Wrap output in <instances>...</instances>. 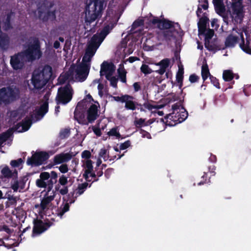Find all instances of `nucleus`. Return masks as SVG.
I'll return each instance as SVG.
<instances>
[{
  "label": "nucleus",
  "mask_w": 251,
  "mask_h": 251,
  "mask_svg": "<svg viewBox=\"0 0 251 251\" xmlns=\"http://www.w3.org/2000/svg\"><path fill=\"white\" fill-rule=\"evenodd\" d=\"M114 26L113 24H110L106 26L100 33L93 36L86 49L81 63L74 65L71 68L72 79L76 81H83L86 79L89 74L92 58Z\"/></svg>",
  "instance_id": "nucleus-1"
},
{
  "label": "nucleus",
  "mask_w": 251,
  "mask_h": 251,
  "mask_svg": "<svg viewBox=\"0 0 251 251\" xmlns=\"http://www.w3.org/2000/svg\"><path fill=\"white\" fill-rule=\"evenodd\" d=\"M99 103L88 94L78 102L75 112V117L79 123L87 125L94 122L99 116Z\"/></svg>",
  "instance_id": "nucleus-2"
},
{
  "label": "nucleus",
  "mask_w": 251,
  "mask_h": 251,
  "mask_svg": "<svg viewBox=\"0 0 251 251\" xmlns=\"http://www.w3.org/2000/svg\"><path fill=\"white\" fill-rule=\"evenodd\" d=\"M41 55L40 47L36 43L29 45L23 52L12 56L10 63L14 69H20L23 67L25 62L39 58Z\"/></svg>",
  "instance_id": "nucleus-3"
},
{
  "label": "nucleus",
  "mask_w": 251,
  "mask_h": 251,
  "mask_svg": "<svg viewBox=\"0 0 251 251\" xmlns=\"http://www.w3.org/2000/svg\"><path fill=\"white\" fill-rule=\"evenodd\" d=\"M51 68L49 66L35 70L32 78V89L42 88L51 76Z\"/></svg>",
  "instance_id": "nucleus-4"
},
{
  "label": "nucleus",
  "mask_w": 251,
  "mask_h": 251,
  "mask_svg": "<svg viewBox=\"0 0 251 251\" xmlns=\"http://www.w3.org/2000/svg\"><path fill=\"white\" fill-rule=\"evenodd\" d=\"M173 112L167 116L166 122L170 126L175 125L184 121L187 117L185 109L180 105L173 106Z\"/></svg>",
  "instance_id": "nucleus-5"
},
{
  "label": "nucleus",
  "mask_w": 251,
  "mask_h": 251,
  "mask_svg": "<svg viewBox=\"0 0 251 251\" xmlns=\"http://www.w3.org/2000/svg\"><path fill=\"white\" fill-rule=\"evenodd\" d=\"M105 7L101 1H96L91 3L88 7L86 13V21L89 23L93 22L101 16L102 10Z\"/></svg>",
  "instance_id": "nucleus-6"
},
{
  "label": "nucleus",
  "mask_w": 251,
  "mask_h": 251,
  "mask_svg": "<svg viewBox=\"0 0 251 251\" xmlns=\"http://www.w3.org/2000/svg\"><path fill=\"white\" fill-rule=\"evenodd\" d=\"M91 156V152L89 151H84L81 153L83 165L84 170L83 176L88 181H91L92 178L94 176V174L93 173L92 162L90 159Z\"/></svg>",
  "instance_id": "nucleus-7"
},
{
  "label": "nucleus",
  "mask_w": 251,
  "mask_h": 251,
  "mask_svg": "<svg viewBox=\"0 0 251 251\" xmlns=\"http://www.w3.org/2000/svg\"><path fill=\"white\" fill-rule=\"evenodd\" d=\"M243 0H231V4L228 7V11L231 18L237 22H240L244 15Z\"/></svg>",
  "instance_id": "nucleus-8"
},
{
  "label": "nucleus",
  "mask_w": 251,
  "mask_h": 251,
  "mask_svg": "<svg viewBox=\"0 0 251 251\" xmlns=\"http://www.w3.org/2000/svg\"><path fill=\"white\" fill-rule=\"evenodd\" d=\"M19 90L14 88H3L0 89V103H8L18 98Z\"/></svg>",
  "instance_id": "nucleus-9"
},
{
  "label": "nucleus",
  "mask_w": 251,
  "mask_h": 251,
  "mask_svg": "<svg viewBox=\"0 0 251 251\" xmlns=\"http://www.w3.org/2000/svg\"><path fill=\"white\" fill-rule=\"evenodd\" d=\"M73 94V91L70 85L61 87L58 89L56 98L57 103L66 104L69 102L72 98Z\"/></svg>",
  "instance_id": "nucleus-10"
},
{
  "label": "nucleus",
  "mask_w": 251,
  "mask_h": 251,
  "mask_svg": "<svg viewBox=\"0 0 251 251\" xmlns=\"http://www.w3.org/2000/svg\"><path fill=\"white\" fill-rule=\"evenodd\" d=\"M49 157L48 153L46 152L37 151L32 154L31 157L28 158L27 164L29 165H40L47 160Z\"/></svg>",
  "instance_id": "nucleus-11"
},
{
  "label": "nucleus",
  "mask_w": 251,
  "mask_h": 251,
  "mask_svg": "<svg viewBox=\"0 0 251 251\" xmlns=\"http://www.w3.org/2000/svg\"><path fill=\"white\" fill-rule=\"evenodd\" d=\"M51 177L50 183L51 185L53 182L52 180H56L57 177V174L54 171H51L50 173L44 172L40 174L39 178L37 179L36 181V185L40 188H46L47 186V183L46 180H48L50 177Z\"/></svg>",
  "instance_id": "nucleus-12"
},
{
  "label": "nucleus",
  "mask_w": 251,
  "mask_h": 251,
  "mask_svg": "<svg viewBox=\"0 0 251 251\" xmlns=\"http://www.w3.org/2000/svg\"><path fill=\"white\" fill-rule=\"evenodd\" d=\"M50 97V94H47L44 97V100H43V103L41 105L40 108L36 110L35 113V118L33 117H32L33 121H37L43 117V116L48 111V100Z\"/></svg>",
  "instance_id": "nucleus-13"
},
{
  "label": "nucleus",
  "mask_w": 251,
  "mask_h": 251,
  "mask_svg": "<svg viewBox=\"0 0 251 251\" xmlns=\"http://www.w3.org/2000/svg\"><path fill=\"white\" fill-rule=\"evenodd\" d=\"M50 226V224L40 220H37L34 222L33 230V236L36 234H40L47 230Z\"/></svg>",
  "instance_id": "nucleus-14"
},
{
  "label": "nucleus",
  "mask_w": 251,
  "mask_h": 251,
  "mask_svg": "<svg viewBox=\"0 0 251 251\" xmlns=\"http://www.w3.org/2000/svg\"><path fill=\"white\" fill-rule=\"evenodd\" d=\"M241 39L243 41V36L242 34L238 32L236 30H233L231 34L226 39L225 44L226 47H232L237 42V40Z\"/></svg>",
  "instance_id": "nucleus-15"
},
{
  "label": "nucleus",
  "mask_w": 251,
  "mask_h": 251,
  "mask_svg": "<svg viewBox=\"0 0 251 251\" xmlns=\"http://www.w3.org/2000/svg\"><path fill=\"white\" fill-rule=\"evenodd\" d=\"M115 70V67L112 64L104 62L101 66L100 75H105L107 78H109L112 76Z\"/></svg>",
  "instance_id": "nucleus-16"
},
{
  "label": "nucleus",
  "mask_w": 251,
  "mask_h": 251,
  "mask_svg": "<svg viewBox=\"0 0 251 251\" xmlns=\"http://www.w3.org/2000/svg\"><path fill=\"white\" fill-rule=\"evenodd\" d=\"M31 124V120L29 118H25L22 123L18 124L14 128L15 131L18 132H23L27 131Z\"/></svg>",
  "instance_id": "nucleus-17"
},
{
  "label": "nucleus",
  "mask_w": 251,
  "mask_h": 251,
  "mask_svg": "<svg viewBox=\"0 0 251 251\" xmlns=\"http://www.w3.org/2000/svg\"><path fill=\"white\" fill-rule=\"evenodd\" d=\"M205 36V46L209 50H212L215 49V47L210 43L209 40L213 36L214 31L212 29H208L204 31L201 34Z\"/></svg>",
  "instance_id": "nucleus-18"
},
{
  "label": "nucleus",
  "mask_w": 251,
  "mask_h": 251,
  "mask_svg": "<svg viewBox=\"0 0 251 251\" xmlns=\"http://www.w3.org/2000/svg\"><path fill=\"white\" fill-rule=\"evenodd\" d=\"M71 158V155L68 153H61L55 156L54 158V162L56 164H61L65 162H67Z\"/></svg>",
  "instance_id": "nucleus-19"
},
{
  "label": "nucleus",
  "mask_w": 251,
  "mask_h": 251,
  "mask_svg": "<svg viewBox=\"0 0 251 251\" xmlns=\"http://www.w3.org/2000/svg\"><path fill=\"white\" fill-rule=\"evenodd\" d=\"M53 198L54 194L50 195H48L45 196L42 200L40 206H39V207L42 210H45L48 209L50 206V203ZM37 207H38V206Z\"/></svg>",
  "instance_id": "nucleus-20"
},
{
  "label": "nucleus",
  "mask_w": 251,
  "mask_h": 251,
  "mask_svg": "<svg viewBox=\"0 0 251 251\" xmlns=\"http://www.w3.org/2000/svg\"><path fill=\"white\" fill-rule=\"evenodd\" d=\"M170 63V60L168 58H165L160 62L155 64L156 65L160 67V69L157 71V72L160 75L163 74L166 72V69L169 67Z\"/></svg>",
  "instance_id": "nucleus-21"
},
{
  "label": "nucleus",
  "mask_w": 251,
  "mask_h": 251,
  "mask_svg": "<svg viewBox=\"0 0 251 251\" xmlns=\"http://www.w3.org/2000/svg\"><path fill=\"white\" fill-rule=\"evenodd\" d=\"M40 18L44 21H53L55 18V13L53 11H49L46 9L44 12L41 13Z\"/></svg>",
  "instance_id": "nucleus-22"
},
{
  "label": "nucleus",
  "mask_w": 251,
  "mask_h": 251,
  "mask_svg": "<svg viewBox=\"0 0 251 251\" xmlns=\"http://www.w3.org/2000/svg\"><path fill=\"white\" fill-rule=\"evenodd\" d=\"M216 12L219 14H222L225 11L223 0H213Z\"/></svg>",
  "instance_id": "nucleus-23"
},
{
  "label": "nucleus",
  "mask_w": 251,
  "mask_h": 251,
  "mask_svg": "<svg viewBox=\"0 0 251 251\" xmlns=\"http://www.w3.org/2000/svg\"><path fill=\"white\" fill-rule=\"evenodd\" d=\"M123 100H125L124 102L126 103V108L134 110L135 108V105L133 101V98L129 96H124Z\"/></svg>",
  "instance_id": "nucleus-24"
},
{
  "label": "nucleus",
  "mask_w": 251,
  "mask_h": 251,
  "mask_svg": "<svg viewBox=\"0 0 251 251\" xmlns=\"http://www.w3.org/2000/svg\"><path fill=\"white\" fill-rule=\"evenodd\" d=\"M207 20L208 19L206 17H202L200 19L198 23L199 35H201L204 32V31L206 29L205 27Z\"/></svg>",
  "instance_id": "nucleus-25"
},
{
  "label": "nucleus",
  "mask_w": 251,
  "mask_h": 251,
  "mask_svg": "<svg viewBox=\"0 0 251 251\" xmlns=\"http://www.w3.org/2000/svg\"><path fill=\"white\" fill-rule=\"evenodd\" d=\"M152 22L154 24L158 23V25L160 28H169L172 25V24L170 22L166 20L159 21L157 19H154L153 20Z\"/></svg>",
  "instance_id": "nucleus-26"
},
{
  "label": "nucleus",
  "mask_w": 251,
  "mask_h": 251,
  "mask_svg": "<svg viewBox=\"0 0 251 251\" xmlns=\"http://www.w3.org/2000/svg\"><path fill=\"white\" fill-rule=\"evenodd\" d=\"M201 76L203 80H206L208 77L211 76L207 64H203L202 66Z\"/></svg>",
  "instance_id": "nucleus-27"
},
{
  "label": "nucleus",
  "mask_w": 251,
  "mask_h": 251,
  "mask_svg": "<svg viewBox=\"0 0 251 251\" xmlns=\"http://www.w3.org/2000/svg\"><path fill=\"white\" fill-rule=\"evenodd\" d=\"M143 25V22L142 20L136 21L132 25V33H135L142 29V25Z\"/></svg>",
  "instance_id": "nucleus-28"
},
{
  "label": "nucleus",
  "mask_w": 251,
  "mask_h": 251,
  "mask_svg": "<svg viewBox=\"0 0 251 251\" xmlns=\"http://www.w3.org/2000/svg\"><path fill=\"white\" fill-rule=\"evenodd\" d=\"M223 79L226 81H230L233 78V74L230 70H225L223 74Z\"/></svg>",
  "instance_id": "nucleus-29"
},
{
  "label": "nucleus",
  "mask_w": 251,
  "mask_h": 251,
  "mask_svg": "<svg viewBox=\"0 0 251 251\" xmlns=\"http://www.w3.org/2000/svg\"><path fill=\"white\" fill-rule=\"evenodd\" d=\"M119 76L121 79V81L123 82H126V72L122 64H120L118 69Z\"/></svg>",
  "instance_id": "nucleus-30"
},
{
  "label": "nucleus",
  "mask_w": 251,
  "mask_h": 251,
  "mask_svg": "<svg viewBox=\"0 0 251 251\" xmlns=\"http://www.w3.org/2000/svg\"><path fill=\"white\" fill-rule=\"evenodd\" d=\"M183 68L181 65H178V71L176 74V79L178 82L181 83L183 79Z\"/></svg>",
  "instance_id": "nucleus-31"
},
{
  "label": "nucleus",
  "mask_w": 251,
  "mask_h": 251,
  "mask_svg": "<svg viewBox=\"0 0 251 251\" xmlns=\"http://www.w3.org/2000/svg\"><path fill=\"white\" fill-rule=\"evenodd\" d=\"M55 189L56 191H59L62 195H65L68 192V188L66 185L62 186L60 185H56Z\"/></svg>",
  "instance_id": "nucleus-32"
},
{
  "label": "nucleus",
  "mask_w": 251,
  "mask_h": 251,
  "mask_svg": "<svg viewBox=\"0 0 251 251\" xmlns=\"http://www.w3.org/2000/svg\"><path fill=\"white\" fill-rule=\"evenodd\" d=\"M105 126H101L100 125V123H98L97 124V126H93L92 129H93L94 132L95 133V134L96 135H97L98 136H100L101 135L100 130L104 129Z\"/></svg>",
  "instance_id": "nucleus-33"
},
{
  "label": "nucleus",
  "mask_w": 251,
  "mask_h": 251,
  "mask_svg": "<svg viewBox=\"0 0 251 251\" xmlns=\"http://www.w3.org/2000/svg\"><path fill=\"white\" fill-rule=\"evenodd\" d=\"M201 8L206 10L208 8V3L206 0L201 1V3L199 4L198 10L197 11V14L198 17L200 16V14L201 13Z\"/></svg>",
  "instance_id": "nucleus-34"
},
{
  "label": "nucleus",
  "mask_w": 251,
  "mask_h": 251,
  "mask_svg": "<svg viewBox=\"0 0 251 251\" xmlns=\"http://www.w3.org/2000/svg\"><path fill=\"white\" fill-rule=\"evenodd\" d=\"M87 184H86V183H83V184L79 185L78 186V188H77V189L76 190L75 197H77L78 196L81 195L85 191V189L87 187Z\"/></svg>",
  "instance_id": "nucleus-35"
},
{
  "label": "nucleus",
  "mask_w": 251,
  "mask_h": 251,
  "mask_svg": "<svg viewBox=\"0 0 251 251\" xmlns=\"http://www.w3.org/2000/svg\"><path fill=\"white\" fill-rule=\"evenodd\" d=\"M11 134L12 130H9L7 132L0 136V146L1 145L2 143L11 136Z\"/></svg>",
  "instance_id": "nucleus-36"
},
{
  "label": "nucleus",
  "mask_w": 251,
  "mask_h": 251,
  "mask_svg": "<svg viewBox=\"0 0 251 251\" xmlns=\"http://www.w3.org/2000/svg\"><path fill=\"white\" fill-rule=\"evenodd\" d=\"M110 136H115L116 138H120L121 135L117 128H113L107 133Z\"/></svg>",
  "instance_id": "nucleus-37"
},
{
  "label": "nucleus",
  "mask_w": 251,
  "mask_h": 251,
  "mask_svg": "<svg viewBox=\"0 0 251 251\" xmlns=\"http://www.w3.org/2000/svg\"><path fill=\"white\" fill-rule=\"evenodd\" d=\"M122 46L125 48L124 51L125 53L130 54L133 51V48L132 45L131 46V42H129L128 44V46L125 45V43L123 42L122 43Z\"/></svg>",
  "instance_id": "nucleus-38"
},
{
  "label": "nucleus",
  "mask_w": 251,
  "mask_h": 251,
  "mask_svg": "<svg viewBox=\"0 0 251 251\" xmlns=\"http://www.w3.org/2000/svg\"><path fill=\"white\" fill-rule=\"evenodd\" d=\"M1 175L3 177H10L12 175V173L7 167H4L1 170Z\"/></svg>",
  "instance_id": "nucleus-39"
},
{
  "label": "nucleus",
  "mask_w": 251,
  "mask_h": 251,
  "mask_svg": "<svg viewBox=\"0 0 251 251\" xmlns=\"http://www.w3.org/2000/svg\"><path fill=\"white\" fill-rule=\"evenodd\" d=\"M58 182L59 183L57 185L65 186L67 184L68 182V177L65 176L64 175H62L61 176H60Z\"/></svg>",
  "instance_id": "nucleus-40"
},
{
  "label": "nucleus",
  "mask_w": 251,
  "mask_h": 251,
  "mask_svg": "<svg viewBox=\"0 0 251 251\" xmlns=\"http://www.w3.org/2000/svg\"><path fill=\"white\" fill-rule=\"evenodd\" d=\"M141 71L145 74H151L152 72L151 69L146 64L142 65L141 67Z\"/></svg>",
  "instance_id": "nucleus-41"
},
{
  "label": "nucleus",
  "mask_w": 251,
  "mask_h": 251,
  "mask_svg": "<svg viewBox=\"0 0 251 251\" xmlns=\"http://www.w3.org/2000/svg\"><path fill=\"white\" fill-rule=\"evenodd\" d=\"M145 107L149 109V110L155 111L154 110L157 109L159 108V106L156 104H151V103H145L144 104Z\"/></svg>",
  "instance_id": "nucleus-42"
},
{
  "label": "nucleus",
  "mask_w": 251,
  "mask_h": 251,
  "mask_svg": "<svg viewBox=\"0 0 251 251\" xmlns=\"http://www.w3.org/2000/svg\"><path fill=\"white\" fill-rule=\"evenodd\" d=\"M23 163V160L22 159H19L17 160H12L11 161L10 164L14 167H19Z\"/></svg>",
  "instance_id": "nucleus-43"
},
{
  "label": "nucleus",
  "mask_w": 251,
  "mask_h": 251,
  "mask_svg": "<svg viewBox=\"0 0 251 251\" xmlns=\"http://www.w3.org/2000/svg\"><path fill=\"white\" fill-rule=\"evenodd\" d=\"M99 156L100 158H102L104 160H106L107 158V151L105 149H102L100 151Z\"/></svg>",
  "instance_id": "nucleus-44"
},
{
  "label": "nucleus",
  "mask_w": 251,
  "mask_h": 251,
  "mask_svg": "<svg viewBox=\"0 0 251 251\" xmlns=\"http://www.w3.org/2000/svg\"><path fill=\"white\" fill-rule=\"evenodd\" d=\"M130 146V142L129 141H126L125 142L120 145V150H125Z\"/></svg>",
  "instance_id": "nucleus-45"
},
{
  "label": "nucleus",
  "mask_w": 251,
  "mask_h": 251,
  "mask_svg": "<svg viewBox=\"0 0 251 251\" xmlns=\"http://www.w3.org/2000/svg\"><path fill=\"white\" fill-rule=\"evenodd\" d=\"M107 79L110 80L111 84L112 86L114 87L116 86L117 79L115 77L112 76L109 78H107Z\"/></svg>",
  "instance_id": "nucleus-46"
},
{
  "label": "nucleus",
  "mask_w": 251,
  "mask_h": 251,
  "mask_svg": "<svg viewBox=\"0 0 251 251\" xmlns=\"http://www.w3.org/2000/svg\"><path fill=\"white\" fill-rule=\"evenodd\" d=\"M210 79L211 80V82L213 85L217 88H220L219 83L217 80V79L213 76H210Z\"/></svg>",
  "instance_id": "nucleus-47"
},
{
  "label": "nucleus",
  "mask_w": 251,
  "mask_h": 251,
  "mask_svg": "<svg viewBox=\"0 0 251 251\" xmlns=\"http://www.w3.org/2000/svg\"><path fill=\"white\" fill-rule=\"evenodd\" d=\"M69 204L68 203H66L65 204H64L63 207L62 208V212H60V213L59 214L60 215V216H62L65 212L69 210Z\"/></svg>",
  "instance_id": "nucleus-48"
},
{
  "label": "nucleus",
  "mask_w": 251,
  "mask_h": 251,
  "mask_svg": "<svg viewBox=\"0 0 251 251\" xmlns=\"http://www.w3.org/2000/svg\"><path fill=\"white\" fill-rule=\"evenodd\" d=\"M59 170L62 173H65L68 172V169L66 165H62L59 167Z\"/></svg>",
  "instance_id": "nucleus-49"
},
{
  "label": "nucleus",
  "mask_w": 251,
  "mask_h": 251,
  "mask_svg": "<svg viewBox=\"0 0 251 251\" xmlns=\"http://www.w3.org/2000/svg\"><path fill=\"white\" fill-rule=\"evenodd\" d=\"M140 133H141V134L142 135V137L143 138H147L148 139L151 138V136L149 133H148L145 131H144V130H141Z\"/></svg>",
  "instance_id": "nucleus-50"
},
{
  "label": "nucleus",
  "mask_w": 251,
  "mask_h": 251,
  "mask_svg": "<svg viewBox=\"0 0 251 251\" xmlns=\"http://www.w3.org/2000/svg\"><path fill=\"white\" fill-rule=\"evenodd\" d=\"M217 22H218V21L216 19H213L211 21V26L214 29H217L219 26L218 24H217Z\"/></svg>",
  "instance_id": "nucleus-51"
},
{
  "label": "nucleus",
  "mask_w": 251,
  "mask_h": 251,
  "mask_svg": "<svg viewBox=\"0 0 251 251\" xmlns=\"http://www.w3.org/2000/svg\"><path fill=\"white\" fill-rule=\"evenodd\" d=\"M198 79V77L195 75H191L189 77V80L191 82H195L197 81Z\"/></svg>",
  "instance_id": "nucleus-52"
},
{
  "label": "nucleus",
  "mask_w": 251,
  "mask_h": 251,
  "mask_svg": "<svg viewBox=\"0 0 251 251\" xmlns=\"http://www.w3.org/2000/svg\"><path fill=\"white\" fill-rule=\"evenodd\" d=\"M13 118L14 119H16L17 117H18V118H21L22 117H23V113L22 112H18V113H17V114L16 115V113H14L13 114Z\"/></svg>",
  "instance_id": "nucleus-53"
},
{
  "label": "nucleus",
  "mask_w": 251,
  "mask_h": 251,
  "mask_svg": "<svg viewBox=\"0 0 251 251\" xmlns=\"http://www.w3.org/2000/svg\"><path fill=\"white\" fill-rule=\"evenodd\" d=\"M69 130L66 129L61 133L60 135L62 137L64 138L69 134Z\"/></svg>",
  "instance_id": "nucleus-54"
},
{
  "label": "nucleus",
  "mask_w": 251,
  "mask_h": 251,
  "mask_svg": "<svg viewBox=\"0 0 251 251\" xmlns=\"http://www.w3.org/2000/svg\"><path fill=\"white\" fill-rule=\"evenodd\" d=\"M240 47L242 49V50L248 53H251V50L248 47L243 48L241 45H240Z\"/></svg>",
  "instance_id": "nucleus-55"
},
{
  "label": "nucleus",
  "mask_w": 251,
  "mask_h": 251,
  "mask_svg": "<svg viewBox=\"0 0 251 251\" xmlns=\"http://www.w3.org/2000/svg\"><path fill=\"white\" fill-rule=\"evenodd\" d=\"M12 188L14 190V191H16L18 190V183L17 182H15L12 185Z\"/></svg>",
  "instance_id": "nucleus-56"
},
{
  "label": "nucleus",
  "mask_w": 251,
  "mask_h": 251,
  "mask_svg": "<svg viewBox=\"0 0 251 251\" xmlns=\"http://www.w3.org/2000/svg\"><path fill=\"white\" fill-rule=\"evenodd\" d=\"M124 97V96L122 97H114V99L116 101H121L122 102H124L125 100H123V98Z\"/></svg>",
  "instance_id": "nucleus-57"
},
{
  "label": "nucleus",
  "mask_w": 251,
  "mask_h": 251,
  "mask_svg": "<svg viewBox=\"0 0 251 251\" xmlns=\"http://www.w3.org/2000/svg\"><path fill=\"white\" fill-rule=\"evenodd\" d=\"M133 87L135 91H137L139 90L140 86L138 83H135L133 84Z\"/></svg>",
  "instance_id": "nucleus-58"
},
{
  "label": "nucleus",
  "mask_w": 251,
  "mask_h": 251,
  "mask_svg": "<svg viewBox=\"0 0 251 251\" xmlns=\"http://www.w3.org/2000/svg\"><path fill=\"white\" fill-rule=\"evenodd\" d=\"M144 123V120L140 119L136 121L137 125H138L139 126L143 125V123Z\"/></svg>",
  "instance_id": "nucleus-59"
},
{
  "label": "nucleus",
  "mask_w": 251,
  "mask_h": 251,
  "mask_svg": "<svg viewBox=\"0 0 251 251\" xmlns=\"http://www.w3.org/2000/svg\"><path fill=\"white\" fill-rule=\"evenodd\" d=\"M53 46L55 48L57 49L60 46V43L58 41H55L54 43Z\"/></svg>",
  "instance_id": "nucleus-60"
},
{
  "label": "nucleus",
  "mask_w": 251,
  "mask_h": 251,
  "mask_svg": "<svg viewBox=\"0 0 251 251\" xmlns=\"http://www.w3.org/2000/svg\"><path fill=\"white\" fill-rule=\"evenodd\" d=\"M137 59V58H135V57H129L128 58V60L129 61V62L132 63V62H133L134 61H135Z\"/></svg>",
  "instance_id": "nucleus-61"
},
{
  "label": "nucleus",
  "mask_w": 251,
  "mask_h": 251,
  "mask_svg": "<svg viewBox=\"0 0 251 251\" xmlns=\"http://www.w3.org/2000/svg\"><path fill=\"white\" fill-rule=\"evenodd\" d=\"M2 229L3 230H4L5 231H6L7 233L10 232V229L6 226H3Z\"/></svg>",
  "instance_id": "nucleus-62"
},
{
  "label": "nucleus",
  "mask_w": 251,
  "mask_h": 251,
  "mask_svg": "<svg viewBox=\"0 0 251 251\" xmlns=\"http://www.w3.org/2000/svg\"><path fill=\"white\" fill-rule=\"evenodd\" d=\"M101 163V160L100 159V158H99L98 160H97V166H99L100 165V164Z\"/></svg>",
  "instance_id": "nucleus-63"
},
{
  "label": "nucleus",
  "mask_w": 251,
  "mask_h": 251,
  "mask_svg": "<svg viewBox=\"0 0 251 251\" xmlns=\"http://www.w3.org/2000/svg\"><path fill=\"white\" fill-rule=\"evenodd\" d=\"M2 198V192L0 190V199H1Z\"/></svg>",
  "instance_id": "nucleus-64"
}]
</instances>
